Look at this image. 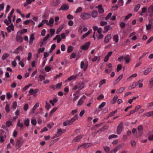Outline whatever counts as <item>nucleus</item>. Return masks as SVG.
Segmentation results:
<instances>
[{
    "label": "nucleus",
    "instance_id": "69168bd1",
    "mask_svg": "<svg viewBox=\"0 0 153 153\" xmlns=\"http://www.w3.org/2000/svg\"><path fill=\"white\" fill-rule=\"evenodd\" d=\"M28 108V105L27 104H25L24 107V109L25 111H27Z\"/></svg>",
    "mask_w": 153,
    "mask_h": 153
},
{
    "label": "nucleus",
    "instance_id": "1a4fd4ad",
    "mask_svg": "<svg viewBox=\"0 0 153 153\" xmlns=\"http://www.w3.org/2000/svg\"><path fill=\"white\" fill-rule=\"evenodd\" d=\"M137 129L138 130V132L139 136H141L143 133V128L142 126L141 125L137 127Z\"/></svg>",
    "mask_w": 153,
    "mask_h": 153
},
{
    "label": "nucleus",
    "instance_id": "39448f33",
    "mask_svg": "<svg viewBox=\"0 0 153 153\" xmlns=\"http://www.w3.org/2000/svg\"><path fill=\"white\" fill-rule=\"evenodd\" d=\"M80 17L83 19H87L90 17L91 15L86 13H82L81 14Z\"/></svg>",
    "mask_w": 153,
    "mask_h": 153
},
{
    "label": "nucleus",
    "instance_id": "6ab92c4d",
    "mask_svg": "<svg viewBox=\"0 0 153 153\" xmlns=\"http://www.w3.org/2000/svg\"><path fill=\"white\" fill-rule=\"evenodd\" d=\"M106 103L105 102H103L98 107V108L99 109H100V110H97L95 111V112L97 113H98L99 111H100L101 110V109L103 108L105 105Z\"/></svg>",
    "mask_w": 153,
    "mask_h": 153
},
{
    "label": "nucleus",
    "instance_id": "72a5a7b5",
    "mask_svg": "<svg viewBox=\"0 0 153 153\" xmlns=\"http://www.w3.org/2000/svg\"><path fill=\"white\" fill-rule=\"evenodd\" d=\"M98 14V13L97 11H94L92 12L91 16L93 17H96Z\"/></svg>",
    "mask_w": 153,
    "mask_h": 153
},
{
    "label": "nucleus",
    "instance_id": "c756f323",
    "mask_svg": "<svg viewBox=\"0 0 153 153\" xmlns=\"http://www.w3.org/2000/svg\"><path fill=\"white\" fill-rule=\"evenodd\" d=\"M20 120L19 119L18 122L17 123V126L20 127L21 128H22L24 127V125L23 123H20Z\"/></svg>",
    "mask_w": 153,
    "mask_h": 153
},
{
    "label": "nucleus",
    "instance_id": "f3484780",
    "mask_svg": "<svg viewBox=\"0 0 153 153\" xmlns=\"http://www.w3.org/2000/svg\"><path fill=\"white\" fill-rule=\"evenodd\" d=\"M69 8V6L66 4L62 5L60 7L59 10H67Z\"/></svg>",
    "mask_w": 153,
    "mask_h": 153
},
{
    "label": "nucleus",
    "instance_id": "a19ab883",
    "mask_svg": "<svg viewBox=\"0 0 153 153\" xmlns=\"http://www.w3.org/2000/svg\"><path fill=\"white\" fill-rule=\"evenodd\" d=\"M42 22L48 25L49 26L51 27L52 26V25L50 24L48 22V20H44L42 21Z\"/></svg>",
    "mask_w": 153,
    "mask_h": 153
},
{
    "label": "nucleus",
    "instance_id": "a211bd4d",
    "mask_svg": "<svg viewBox=\"0 0 153 153\" xmlns=\"http://www.w3.org/2000/svg\"><path fill=\"white\" fill-rule=\"evenodd\" d=\"M78 75H73L71 76L70 77L68 78L67 80H65V82L68 81H70L72 80L75 79L78 77Z\"/></svg>",
    "mask_w": 153,
    "mask_h": 153
},
{
    "label": "nucleus",
    "instance_id": "f257e3e1",
    "mask_svg": "<svg viewBox=\"0 0 153 153\" xmlns=\"http://www.w3.org/2000/svg\"><path fill=\"white\" fill-rule=\"evenodd\" d=\"M78 116L77 114H76L74 117H72L70 120H67L64 122L63 125L66 126L68 125H71L76 120L78 119Z\"/></svg>",
    "mask_w": 153,
    "mask_h": 153
},
{
    "label": "nucleus",
    "instance_id": "a878e982",
    "mask_svg": "<svg viewBox=\"0 0 153 153\" xmlns=\"http://www.w3.org/2000/svg\"><path fill=\"white\" fill-rule=\"evenodd\" d=\"M35 38L33 33H32L30 36V40L29 41L30 44H32L33 43V41L34 39Z\"/></svg>",
    "mask_w": 153,
    "mask_h": 153
},
{
    "label": "nucleus",
    "instance_id": "e2e57ef3",
    "mask_svg": "<svg viewBox=\"0 0 153 153\" xmlns=\"http://www.w3.org/2000/svg\"><path fill=\"white\" fill-rule=\"evenodd\" d=\"M45 71L47 72H49L51 70V67L48 66L45 67Z\"/></svg>",
    "mask_w": 153,
    "mask_h": 153
},
{
    "label": "nucleus",
    "instance_id": "9d476101",
    "mask_svg": "<svg viewBox=\"0 0 153 153\" xmlns=\"http://www.w3.org/2000/svg\"><path fill=\"white\" fill-rule=\"evenodd\" d=\"M118 60L120 62H122L123 60H124L126 64L128 63L131 61L130 58H118Z\"/></svg>",
    "mask_w": 153,
    "mask_h": 153
},
{
    "label": "nucleus",
    "instance_id": "ea45409f",
    "mask_svg": "<svg viewBox=\"0 0 153 153\" xmlns=\"http://www.w3.org/2000/svg\"><path fill=\"white\" fill-rule=\"evenodd\" d=\"M103 149H104V151L106 153H108L110 150V148L109 147L107 146H104L103 147Z\"/></svg>",
    "mask_w": 153,
    "mask_h": 153
},
{
    "label": "nucleus",
    "instance_id": "bf43d9fd",
    "mask_svg": "<svg viewBox=\"0 0 153 153\" xmlns=\"http://www.w3.org/2000/svg\"><path fill=\"white\" fill-rule=\"evenodd\" d=\"M22 50V46H20L15 51V53L17 54L18 53V52L17 51H18L19 50Z\"/></svg>",
    "mask_w": 153,
    "mask_h": 153
},
{
    "label": "nucleus",
    "instance_id": "774afa93",
    "mask_svg": "<svg viewBox=\"0 0 153 153\" xmlns=\"http://www.w3.org/2000/svg\"><path fill=\"white\" fill-rule=\"evenodd\" d=\"M149 85L152 87L153 86V77L149 81Z\"/></svg>",
    "mask_w": 153,
    "mask_h": 153
},
{
    "label": "nucleus",
    "instance_id": "c9c22d12",
    "mask_svg": "<svg viewBox=\"0 0 153 153\" xmlns=\"http://www.w3.org/2000/svg\"><path fill=\"white\" fill-rule=\"evenodd\" d=\"M83 100L82 99V98H80L78 101L77 105L80 106L82 105L83 103Z\"/></svg>",
    "mask_w": 153,
    "mask_h": 153
},
{
    "label": "nucleus",
    "instance_id": "20e7f679",
    "mask_svg": "<svg viewBox=\"0 0 153 153\" xmlns=\"http://www.w3.org/2000/svg\"><path fill=\"white\" fill-rule=\"evenodd\" d=\"M123 123L121 122L117 127V134H121L123 130Z\"/></svg>",
    "mask_w": 153,
    "mask_h": 153
},
{
    "label": "nucleus",
    "instance_id": "79ce46f5",
    "mask_svg": "<svg viewBox=\"0 0 153 153\" xmlns=\"http://www.w3.org/2000/svg\"><path fill=\"white\" fill-rule=\"evenodd\" d=\"M113 39L115 41L116 43H117L118 41V36L117 35H114L113 37Z\"/></svg>",
    "mask_w": 153,
    "mask_h": 153
},
{
    "label": "nucleus",
    "instance_id": "09e8293b",
    "mask_svg": "<svg viewBox=\"0 0 153 153\" xmlns=\"http://www.w3.org/2000/svg\"><path fill=\"white\" fill-rule=\"evenodd\" d=\"M104 30H106V32H107L111 29V27L110 25H106L104 27Z\"/></svg>",
    "mask_w": 153,
    "mask_h": 153
},
{
    "label": "nucleus",
    "instance_id": "052dcab7",
    "mask_svg": "<svg viewBox=\"0 0 153 153\" xmlns=\"http://www.w3.org/2000/svg\"><path fill=\"white\" fill-rule=\"evenodd\" d=\"M104 96L103 95L101 94L97 98V99L98 100H100L104 98Z\"/></svg>",
    "mask_w": 153,
    "mask_h": 153
},
{
    "label": "nucleus",
    "instance_id": "b1692460",
    "mask_svg": "<svg viewBox=\"0 0 153 153\" xmlns=\"http://www.w3.org/2000/svg\"><path fill=\"white\" fill-rule=\"evenodd\" d=\"M16 40L17 41H19V42H22L23 41V38L20 36H16Z\"/></svg>",
    "mask_w": 153,
    "mask_h": 153
},
{
    "label": "nucleus",
    "instance_id": "2eb2a0df",
    "mask_svg": "<svg viewBox=\"0 0 153 153\" xmlns=\"http://www.w3.org/2000/svg\"><path fill=\"white\" fill-rule=\"evenodd\" d=\"M60 3V1L59 0H56L55 1H53L51 3V5L53 6H56L58 5Z\"/></svg>",
    "mask_w": 153,
    "mask_h": 153
},
{
    "label": "nucleus",
    "instance_id": "bb28decb",
    "mask_svg": "<svg viewBox=\"0 0 153 153\" xmlns=\"http://www.w3.org/2000/svg\"><path fill=\"white\" fill-rule=\"evenodd\" d=\"M64 27V25H62L60 26L58 28L56 31V33L58 34L59 32H60L63 29Z\"/></svg>",
    "mask_w": 153,
    "mask_h": 153
},
{
    "label": "nucleus",
    "instance_id": "0e129e2a",
    "mask_svg": "<svg viewBox=\"0 0 153 153\" xmlns=\"http://www.w3.org/2000/svg\"><path fill=\"white\" fill-rule=\"evenodd\" d=\"M107 22L104 21H102L100 22V25L101 26H104L107 24Z\"/></svg>",
    "mask_w": 153,
    "mask_h": 153
},
{
    "label": "nucleus",
    "instance_id": "aec40b11",
    "mask_svg": "<svg viewBox=\"0 0 153 153\" xmlns=\"http://www.w3.org/2000/svg\"><path fill=\"white\" fill-rule=\"evenodd\" d=\"M153 115V111H150L143 114V117H149Z\"/></svg>",
    "mask_w": 153,
    "mask_h": 153
},
{
    "label": "nucleus",
    "instance_id": "37998d69",
    "mask_svg": "<svg viewBox=\"0 0 153 153\" xmlns=\"http://www.w3.org/2000/svg\"><path fill=\"white\" fill-rule=\"evenodd\" d=\"M118 98V96L117 95L115 96L113 98L112 101V103L114 104L116 101L117 100Z\"/></svg>",
    "mask_w": 153,
    "mask_h": 153
},
{
    "label": "nucleus",
    "instance_id": "8fccbe9b",
    "mask_svg": "<svg viewBox=\"0 0 153 153\" xmlns=\"http://www.w3.org/2000/svg\"><path fill=\"white\" fill-rule=\"evenodd\" d=\"M126 25V23L123 22H121L120 24V25L122 29L125 28Z\"/></svg>",
    "mask_w": 153,
    "mask_h": 153
},
{
    "label": "nucleus",
    "instance_id": "338daca9",
    "mask_svg": "<svg viewBox=\"0 0 153 153\" xmlns=\"http://www.w3.org/2000/svg\"><path fill=\"white\" fill-rule=\"evenodd\" d=\"M112 15V13H109L107 16L105 17V19L107 20L109 19L111 16Z\"/></svg>",
    "mask_w": 153,
    "mask_h": 153
},
{
    "label": "nucleus",
    "instance_id": "9b49d317",
    "mask_svg": "<svg viewBox=\"0 0 153 153\" xmlns=\"http://www.w3.org/2000/svg\"><path fill=\"white\" fill-rule=\"evenodd\" d=\"M6 29L8 33L10 32L11 30L14 31V27L12 23H11V25H9L8 27H7Z\"/></svg>",
    "mask_w": 153,
    "mask_h": 153
},
{
    "label": "nucleus",
    "instance_id": "f03ea898",
    "mask_svg": "<svg viewBox=\"0 0 153 153\" xmlns=\"http://www.w3.org/2000/svg\"><path fill=\"white\" fill-rule=\"evenodd\" d=\"M24 141L21 137L18 138L16 141L15 144V147L16 149H19L22 145Z\"/></svg>",
    "mask_w": 153,
    "mask_h": 153
},
{
    "label": "nucleus",
    "instance_id": "473e14b6",
    "mask_svg": "<svg viewBox=\"0 0 153 153\" xmlns=\"http://www.w3.org/2000/svg\"><path fill=\"white\" fill-rule=\"evenodd\" d=\"M148 13H153V6H150L148 9Z\"/></svg>",
    "mask_w": 153,
    "mask_h": 153
},
{
    "label": "nucleus",
    "instance_id": "4be33fe9",
    "mask_svg": "<svg viewBox=\"0 0 153 153\" xmlns=\"http://www.w3.org/2000/svg\"><path fill=\"white\" fill-rule=\"evenodd\" d=\"M111 38V35L108 34L107 36L104 39V42L105 43H108L109 41V40Z\"/></svg>",
    "mask_w": 153,
    "mask_h": 153
},
{
    "label": "nucleus",
    "instance_id": "7ed1b4c3",
    "mask_svg": "<svg viewBox=\"0 0 153 153\" xmlns=\"http://www.w3.org/2000/svg\"><path fill=\"white\" fill-rule=\"evenodd\" d=\"M88 66V62L86 60H84L81 62L80 64V68L81 69H83L84 71H85Z\"/></svg>",
    "mask_w": 153,
    "mask_h": 153
},
{
    "label": "nucleus",
    "instance_id": "864d4df0",
    "mask_svg": "<svg viewBox=\"0 0 153 153\" xmlns=\"http://www.w3.org/2000/svg\"><path fill=\"white\" fill-rule=\"evenodd\" d=\"M123 0H119L118 2V4L120 6H122L123 5Z\"/></svg>",
    "mask_w": 153,
    "mask_h": 153
},
{
    "label": "nucleus",
    "instance_id": "dca6fc26",
    "mask_svg": "<svg viewBox=\"0 0 153 153\" xmlns=\"http://www.w3.org/2000/svg\"><path fill=\"white\" fill-rule=\"evenodd\" d=\"M79 90H81L85 86V85L83 82H79L77 84Z\"/></svg>",
    "mask_w": 153,
    "mask_h": 153
},
{
    "label": "nucleus",
    "instance_id": "7c9ffc66",
    "mask_svg": "<svg viewBox=\"0 0 153 153\" xmlns=\"http://www.w3.org/2000/svg\"><path fill=\"white\" fill-rule=\"evenodd\" d=\"M152 68H150L147 69L145 71L143 74L144 75H147L148 73H149L152 70Z\"/></svg>",
    "mask_w": 153,
    "mask_h": 153
},
{
    "label": "nucleus",
    "instance_id": "58836bf2",
    "mask_svg": "<svg viewBox=\"0 0 153 153\" xmlns=\"http://www.w3.org/2000/svg\"><path fill=\"white\" fill-rule=\"evenodd\" d=\"M124 145V143H122L118 145L115 148L118 150L122 148Z\"/></svg>",
    "mask_w": 153,
    "mask_h": 153
},
{
    "label": "nucleus",
    "instance_id": "680f3d73",
    "mask_svg": "<svg viewBox=\"0 0 153 153\" xmlns=\"http://www.w3.org/2000/svg\"><path fill=\"white\" fill-rule=\"evenodd\" d=\"M141 108V106L140 105H138L136 106L135 109L134 110L135 112L137 111L139 109Z\"/></svg>",
    "mask_w": 153,
    "mask_h": 153
},
{
    "label": "nucleus",
    "instance_id": "5701e85b",
    "mask_svg": "<svg viewBox=\"0 0 153 153\" xmlns=\"http://www.w3.org/2000/svg\"><path fill=\"white\" fill-rule=\"evenodd\" d=\"M92 145V144L89 143H84L82 145V147H83L84 148H87L89 147L90 146H91Z\"/></svg>",
    "mask_w": 153,
    "mask_h": 153
},
{
    "label": "nucleus",
    "instance_id": "49530a36",
    "mask_svg": "<svg viewBox=\"0 0 153 153\" xmlns=\"http://www.w3.org/2000/svg\"><path fill=\"white\" fill-rule=\"evenodd\" d=\"M142 81L141 80H140L138 82H136L138 83V84H137V85H138L139 87L140 88H142L143 86V84L142 83H140V82H142Z\"/></svg>",
    "mask_w": 153,
    "mask_h": 153
},
{
    "label": "nucleus",
    "instance_id": "f8f14e48",
    "mask_svg": "<svg viewBox=\"0 0 153 153\" xmlns=\"http://www.w3.org/2000/svg\"><path fill=\"white\" fill-rule=\"evenodd\" d=\"M62 129H58L57 131V134H55L54 137L53 138L60 136L62 135Z\"/></svg>",
    "mask_w": 153,
    "mask_h": 153
},
{
    "label": "nucleus",
    "instance_id": "ddd939ff",
    "mask_svg": "<svg viewBox=\"0 0 153 153\" xmlns=\"http://www.w3.org/2000/svg\"><path fill=\"white\" fill-rule=\"evenodd\" d=\"M39 91V90L38 89H36L34 90L32 88H31L29 90V93L30 94V95H33L37 93Z\"/></svg>",
    "mask_w": 153,
    "mask_h": 153
},
{
    "label": "nucleus",
    "instance_id": "13d9d810",
    "mask_svg": "<svg viewBox=\"0 0 153 153\" xmlns=\"http://www.w3.org/2000/svg\"><path fill=\"white\" fill-rule=\"evenodd\" d=\"M82 11V9L81 7H79L75 11V13H80Z\"/></svg>",
    "mask_w": 153,
    "mask_h": 153
},
{
    "label": "nucleus",
    "instance_id": "393cba45",
    "mask_svg": "<svg viewBox=\"0 0 153 153\" xmlns=\"http://www.w3.org/2000/svg\"><path fill=\"white\" fill-rule=\"evenodd\" d=\"M125 89V87H121L117 90L116 92L117 94L121 93L124 91Z\"/></svg>",
    "mask_w": 153,
    "mask_h": 153
},
{
    "label": "nucleus",
    "instance_id": "c03bdc74",
    "mask_svg": "<svg viewBox=\"0 0 153 153\" xmlns=\"http://www.w3.org/2000/svg\"><path fill=\"white\" fill-rule=\"evenodd\" d=\"M91 33V31L89 30L87 33L83 34L82 36V39H83L85 38V37L88 36L90 33Z\"/></svg>",
    "mask_w": 153,
    "mask_h": 153
},
{
    "label": "nucleus",
    "instance_id": "423d86ee",
    "mask_svg": "<svg viewBox=\"0 0 153 153\" xmlns=\"http://www.w3.org/2000/svg\"><path fill=\"white\" fill-rule=\"evenodd\" d=\"M108 65V69H105V73L109 74L112 71V66L111 63H109Z\"/></svg>",
    "mask_w": 153,
    "mask_h": 153
},
{
    "label": "nucleus",
    "instance_id": "cd10ccee",
    "mask_svg": "<svg viewBox=\"0 0 153 153\" xmlns=\"http://www.w3.org/2000/svg\"><path fill=\"white\" fill-rule=\"evenodd\" d=\"M24 124L26 126H28L29 125L30 120L28 118H27L24 120Z\"/></svg>",
    "mask_w": 153,
    "mask_h": 153
},
{
    "label": "nucleus",
    "instance_id": "e433bc0d",
    "mask_svg": "<svg viewBox=\"0 0 153 153\" xmlns=\"http://www.w3.org/2000/svg\"><path fill=\"white\" fill-rule=\"evenodd\" d=\"M5 109L6 112L7 113H8L10 112V107H9V105L7 103L6 104L5 107Z\"/></svg>",
    "mask_w": 153,
    "mask_h": 153
},
{
    "label": "nucleus",
    "instance_id": "5fc2aeb1",
    "mask_svg": "<svg viewBox=\"0 0 153 153\" xmlns=\"http://www.w3.org/2000/svg\"><path fill=\"white\" fill-rule=\"evenodd\" d=\"M32 85V84H30L25 86L23 88V90L24 91H25L30 86H31Z\"/></svg>",
    "mask_w": 153,
    "mask_h": 153
},
{
    "label": "nucleus",
    "instance_id": "f704fd0d",
    "mask_svg": "<svg viewBox=\"0 0 153 153\" xmlns=\"http://www.w3.org/2000/svg\"><path fill=\"white\" fill-rule=\"evenodd\" d=\"M140 4H138L136 5L135 7L134 8V11L135 12H137L139 8L140 7Z\"/></svg>",
    "mask_w": 153,
    "mask_h": 153
},
{
    "label": "nucleus",
    "instance_id": "6e6552de",
    "mask_svg": "<svg viewBox=\"0 0 153 153\" xmlns=\"http://www.w3.org/2000/svg\"><path fill=\"white\" fill-rule=\"evenodd\" d=\"M90 44V42H86L85 45H82L81 47V48L82 50H86L89 47Z\"/></svg>",
    "mask_w": 153,
    "mask_h": 153
},
{
    "label": "nucleus",
    "instance_id": "a18cd8bd",
    "mask_svg": "<svg viewBox=\"0 0 153 153\" xmlns=\"http://www.w3.org/2000/svg\"><path fill=\"white\" fill-rule=\"evenodd\" d=\"M58 109L57 107L54 108L50 112V116H51L52 114L54 113Z\"/></svg>",
    "mask_w": 153,
    "mask_h": 153
},
{
    "label": "nucleus",
    "instance_id": "0eeeda50",
    "mask_svg": "<svg viewBox=\"0 0 153 153\" xmlns=\"http://www.w3.org/2000/svg\"><path fill=\"white\" fill-rule=\"evenodd\" d=\"M83 137V136L82 135L80 134L74 138L72 141L74 143L78 142L80 141L81 139Z\"/></svg>",
    "mask_w": 153,
    "mask_h": 153
},
{
    "label": "nucleus",
    "instance_id": "4c0bfd02",
    "mask_svg": "<svg viewBox=\"0 0 153 153\" xmlns=\"http://www.w3.org/2000/svg\"><path fill=\"white\" fill-rule=\"evenodd\" d=\"M73 47L71 46H70L68 47L67 52L68 53H70L73 51Z\"/></svg>",
    "mask_w": 153,
    "mask_h": 153
},
{
    "label": "nucleus",
    "instance_id": "c85d7f7f",
    "mask_svg": "<svg viewBox=\"0 0 153 153\" xmlns=\"http://www.w3.org/2000/svg\"><path fill=\"white\" fill-rule=\"evenodd\" d=\"M123 76V74H121L120 76L118 77L117 79L115 81L114 84H116L117 83H118L120 81V80L122 78Z\"/></svg>",
    "mask_w": 153,
    "mask_h": 153
},
{
    "label": "nucleus",
    "instance_id": "2f4dec72",
    "mask_svg": "<svg viewBox=\"0 0 153 153\" xmlns=\"http://www.w3.org/2000/svg\"><path fill=\"white\" fill-rule=\"evenodd\" d=\"M30 22H33V25H34L35 23V22L32 20H26L24 22V24H25V25H27L29 23H30Z\"/></svg>",
    "mask_w": 153,
    "mask_h": 153
},
{
    "label": "nucleus",
    "instance_id": "412c9836",
    "mask_svg": "<svg viewBox=\"0 0 153 153\" xmlns=\"http://www.w3.org/2000/svg\"><path fill=\"white\" fill-rule=\"evenodd\" d=\"M148 139L149 140L152 141L153 140V135L152 134V132L149 131L148 133Z\"/></svg>",
    "mask_w": 153,
    "mask_h": 153
},
{
    "label": "nucleus",
    "instance_id": "3c124183",
    "mask_svg": "<svg viewBox=\"0 0 153 153\" xmlns=\"http://www.w3.org/2000/svg\"><path fill=\"white\" fill-rule=\"evenodd\" d=\"M62 82H61L60 83H58L56 85V88L57 89H60L62 86Z\"/></svg>",
    "mask_w": 153,
    "mask_h": 153
},
{
    "label": "nucleus",
    "instance_id": "de8ad7c7",
    "mask_svg": "<svg viewBox=\"0 0 153 153\" xmlns=\"http://www.w3.org/2000/svg\"><path fill=\"white\" fill-rule=\"evenodd\" d=\"M122 68V65L120 64H118L117 67V72L119 71Z\"/></svg>",
    "mask_w": 153,
    "mask_h": 153
},
{
    "label": "nucleus",
    "instance_id": "603ef678",
    "mask_svg": "<svg viewBox=\"0 0 153 153\" xmlns=\"http://www.w3.org/2000/svg\"><path fill=\"white\" fill-rule=\"evenodd\" d=\"M118 137V136L115 134H112L111 135L109 136L108 137L109 139H111L113 138H117Z\"/></svg>",
    "mask_w": 153,
    "mask_h": 153
},
{
    "label": "nucleus",
    "instance_id": "6e6d98bb",
    "mask_svg": "<svg viewBox=\"0 0 153 153\" xmlns=\"http://www.w3.org/2000/svg\"><path fill=\"white\" fill-rule=\"evenodd\" d=\"M31 123L34 126H35L36 125L37 123V121L35 119H32L31 120Z\"/></svg>",
    "mask_w": 153,
    "mask_h": 153
},
{
    "label": "nucleus",
    "instance_id": "4d7b16f0",
    "mask_svg": "<svg viewBox=\"0 0 153 153\" xmlns=\"http://www.w3.org/2000/svg\"><path fill=\"white\" fill-rule=\"evenodd\" d=\"M131 146L133 147H135L136 146V142L134 140H132L131 142Z\"/></svg>",
    "mask_w": 153,
    "mask_h": 153
},
{
    "label": "nucleus",
    "instance_id": "4468645a",
    "mask_svg": "<svg viewBox=\"0 0 153 153\" xmlns=\"http://www.w3.org/2000/svg\"><path fill=\"white\" fill-rule=\"evenodd\" d=\"M102 4H100L97 6L96 8H98V12L100 13H102L104 12V10L103 8L102 7Z\"/></svg>",
    "mask_w": 153,
    "mask_h": 153
}]
</instances>
